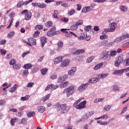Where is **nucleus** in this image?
<instances>
[{
    "instance_id": "1",
    "label": "nucleus",
    "mask_w": 129,
    "mask_h": 129,
    "mask_svg": "<svg viewBox=\"0 0 129 129\" xmlns=\"http://www.w3.org/2000/svg\"><path fill=\"white\" fill-rule=\"evenodd\" d=\"M74 92V86H70V87L64 89L62 92L63 93H67V97L72 95Z\"/></svg>"
},
{
    "instance_id": "2",
    "label": "nucleus",
    "mask_w": 129,
    "mask_h": 129,
    "mask_svg": "<svg viewBox=\"0 0 129 129\" xmlns=\"http://www.w3.org/2000/svg\"><path fill=\"white\" fill-rule=\"evenodd\" d=\"M123 63H124L123 56L122 55H120L116 58L114 62V66H115V67H119L120 64H123Z\"/></svg>"
},
{
    "instance_id": "3",
    "label": "nucleus",
    "mask_w": 129,
    "mask_h": 129,
    "mask_svg": "<svg viewBox=\"0 0 129 129\" xmlns=\"http://www.w3.org/2000/svg\"><path fill=\"white\" fill-rule=\"evenodd\" d=\"M129 38V34L127 33H124L122 34V36L117 37L114 41V43H119L123 40Z\"/></svg>"
},
{
    "instance_id": "4",
    "label": "nucleus",
    "mask_w": 129,
    "mask_h": 129,
    "mask_svg": "<svg viewBox=\"0 0 129 129\" xmlns=\"http://www.w3.org/2000/svg\"><path fill=\"white\" fill-rule=\"evenodd\" d=\"M59 34H60V32H59V31H56V27L53 26L47 32V36L48 37H52L54 36V35H59Z\"/></svg>"
},
{
    "instance_id": "5",
    "label": "nucleus",
    "mask_w": 129,
    "mask_h": 129,
    "mask_svg": "<svg viewBox=\"0 0 129 129\" xmlns=\"http://www.w3.org/2000/svg\"><path fill=\"white\" fill-rule=\"evenodd\" d=\"M22 14L25 15L24 17L25 21H29V20H31V18H32V13L30 12H28L27 10H25L22 12Z\"/></svg>"
},
{
    "instance_id": "6",
    "label": "nucleus",
    "mask_w": 129,
    "mask_h": 129,
    "mask_svg": "<svg viewBox=\"0 0 129 129\" xmlns=\"http://www.w3.org/2000/svg\"><path fill=\"white\" fill-rule=\"evenodd\" d=\"M70 109V108L69 107L67 106V105L66 104H63L61 105V109L60 110L61 113H66L69 111V110Z\"/></svg>"
},
{
    "instance_id": "7",
    "label": "nucleus",
    "mask_w": 129,
    "mask_h": 129,
    "mask_svg": "<svg viewBox=\"0 0 129 129\" xmlns=\"http://www.w3.org/2000/svg\"><path fill=\"white\" fill-rule=\"evenodd\" d=\"M88 84H89L88 83L82 84L78 88V91H79V92H82V91H83V90H85V89H86V88H87V87L88 86Z\"/></svg>"
},
{
    "instance_id": "8",
    "label": "nucleus",
    "mask_w": 129,
    "mask_h": 129,
    "mask_svg": "<svg viewBox=\"0 0 129 129\" xmlns=\"http://www.w3.org/2000/svg\"><path fill=\"white\" fill-rule=\"evenodd\" d=\"M85 105H86V101H84L80 102L79 105H77L76 108L77 109H83V108L85 107Z\"/></svg>"
},
{
    "instance_id": "9",
    "label": "nucleus",
    "mask_w": 129,
    "mask_h": 129,
    "mask_svg": "<svg viewBox=\"0 0 129 129\" xmlns=\"http://www.w3.org/2000/svg\"><path fill=\"white\" fill-rule=\"evenodd\" d=\"M70 63V60L69 59H64L61 62L60 64V67L62 68H64V67H67V66H69V63Z\"/></svg>"
},
{
    "instance_id": "10",
    "label": "nucleus",
    "mask_w": 129,
    "mask_h": 129,
    "mask_svg": "<svg viewBox=\"0 0 129 129\" xmlns=\"http://www.w3.org/2000/svg\"><path fill=\"white\" fill-rule=\"evenodd\" d=\"M68 78V75H64L61 77H60L58 80L57 82L58 83H61V82H63V81H65Z\"/></svg>"
},
{
    "instance_id": "11",
    "label": "nucleus",
    "mask_w": 129,
    "mask_h": 129,
    "mask_svg": "<svg viewBox=\"0 0 129 129\" xmlns=\"http://www.w3.org/2000/svg\"><path fill=\"white\" fill-rule=\"evenodd\" d=\"M29 41V46H32V45H33L34 46H35V45H37V43L36 42V39H35L33 38H29L28 39Z\"/></svg>"
},
{
    "instance_id": "12",
    "label": "nucleus",
    "mask_w": 129,
    "mask_h": 129,
    "mask_svg": "<svg viewBox=\"0 0 129 129\" xmlns=\"http://www.w3.org/2000/svg\"><path fill=\"white\" fill-rule=\"evenodd\" d=\"M110 32H113L116 28V23L113 22L110 24Z\"/></svg>"
},
{
    "instance_id": "13",
    "label": "nucleus",
    "mask_w": 129,
    "mask_h": 129,
    "mask_svg": "<svg viewBox=\"0 0 129 129\" xmlns=\"http://www.w3.org/2000/svg\"><path fill=\"white\" fill-rule=\"evenodd\" d=\"M19 88V85L15 84L9 90L10 92L11 93H14V91L17 90V89Z\"/></svg>"
},
{
    "instance_id": "14",
    "label": "nucleus",
    "mask_w": 129,
    "mask_h": 129,
    "mask_svg": "<svg viewBox=\"0 0 129 129\" xmlns=\"http://www.w3.org/2000/svg\"><path fill=\"white\" fill-rule=\"evenodd\" d=\"M40 42L41 43V46L43 48L45 44L47 43V38H46L45 37H42L40 38Z\"/></svg>"
},
{
    "instance_id": "15",
    "label": "nucleus",
    "mask_w": 129,
    "mask_h": 129,
    "mask_svg": "<svg viewBox=\"0 0 129 129\" xmlns=\"http://www.w3.org/2000/svg\"><path fill=\"white\" fill-rule=\"evenodd\" d=\"M123 73V70H115L113 73V75H121Z\"/></svg>"
},
{
    "instance_id": "16",
    "label": "nucleus",
    "mask_w": 129,
    "mask_h": 129,
    "mask_svg": "<svg viewBox=\"0 0 129 129\" xmlns=\"http://www.w3.org/2000/svg\"><path fill=\"white\" fill-rule=\"evenodd\" d=\"M68 84H69V82H64L60 84L59 86L60 88H65L68 86Z\"/></svg>"
},
{
    "instance_id": "17",
    "label": "nucleus",
    "mask_w": 129,
    "mask_h": 129,
    "mask_svg": "<svg viewBox=\"0 0 129 129\" xmlns=\"http://www.w3.org/2000/svg\"><path fill=\"white\" fill-rule=\"evenodd\" d=\"M103 65V62H100L99 64H97L96 65L94 68L93 69L94 70H99V69H100L101 67H102Z\"/></svg>"
},
{
    "instance_id": "18",
    "label": "nucleus",
    "mask_w": 129,
    "mask_h": 129,
    "mask_svg": "<svg viewBox=\"0 0 129 129\" xmlns=\"http://www.w3.org/2000/svg\"><path fill=\"white\" fill-rule=\"evenodd\" d=\"M37 109H38V112H40V113H43V112L45 111L46 108L44 106H39L37 107Z\"/></svg>"
},
{
    "instance_id": "19",
    "label": "nucleus",
    "mask_w": 129,
    "mask_h": 129,
    "mask_svg": "<svg viewBox=\"0 0 129 129\" xmlns=\"http://www.w3.org/2000/svg\"><path fill=\"white\" fill-rule=\"evenodd\" d=\"M20 74L22 76H27L29 74V71L28 70H23L21 71Z\"/></svg>"
},
{
    "instance_id": "20",
    "label": "nucleus",
    "mask_w": 129,
    "mask_h": 129,
    "mask_svg": "<svg viewBox=\"0 0 129 129\" xmlns=\"http://www.w3.org/2000/svg\"><path fill=\"white\" fill-rule=\"evenodd\" d=\"M91 7L89 6V7H85L84 8H83L82 10V13H88V12H90V11H91Z\"/></svg>"
},
{
    "instance_id": "21",
    "label": "nucleus",
    "mask_w": 129,
    "mask_h": 129,
    "mask_svg": "<svg viewBox=\"0 0 129 129\" xmlns=\"http://www.w3.org/2000/svg\"><path fill=\"white\" fill-rule=\"evenodd\" d=\"M22 68V66L20 63H16L13 66V69H15V70H19V69H21Z\"/></svg>"
},
{
    "instance_id": "22",
    "label": "nucleus",
    "mask_w": 129,
    "mask_h": 129,
    "mask_svg": "<svg viewBox=\"0 0 129 129\" xmlns=\"http://www.w3.org/2000/svg\"><path fill=\"white\" fill-rule=\"evenodd\" d=\"M32 67H33V65L31 63H27L24 64L23 66V68L26 70H28V69H31Z\"/></svg>"
},
{
    "instance_id": "23",
    "label": "nucleus",
    "mask_w": 129,
    "mask_h": 129,
    "mask_svg": "<svg viewBox=\"0 0 129 129\" xmlns=\"http://www.w3.org/2000/svg\"><path fill=\"white\" fill-rule=\"evenodd\" d=\"M55 108L57 109V111H61L62 105L60 104L59 103H57L55 105Z\"/></svg>"
},
{
    "instance_id": "24",
    "label": "nucleus",
    "mask_w": 129,
    "mask_h": 129,
    "mask_svg": "<svg viewBox=\"0 0 129 129\" xmlns=\"http://www.w3.org/2000/svg\"><path fill=\"white\" fill-rule=\"evenodd\" d=\"M36 7H38V8H40L41 9H44L47 7V5L45 3H37Z\"/></svg>"
},
{
    "instance_id": "25",
    "label": "nucleus",
    "mask_w": 129,
    "mask_h": 129,
    "mask_svg": "<svg viewBox=\"0 0 129 129\" xmlns=\"http://www.w3.org/2000/svg\"><path fill=\"white\" fill-rule=\"evenodd\" d=\"M30 98V95H28L25 96V97H22L20 98L21 101H26V100H28V99Z\"/></svg>"
},
{
    "instance_id": "26",
    "label": "nucleus",
    "mask_w": 129,
    "mask_h": 129,
    "mask_svg": "<svg viewBox=\"0 0 129 129\" xmlns=\"http://www.w3.org/2000/svg\"><path fill=\"white\" fill-rule=\"evenodd\" d=\"M107 44H108V41L103 40L99 43V45L100 46V47H101L102 46H104L105 45H106Z\"/></svg>"
},
{
    "instance_id": "27",
    "label": "nucleus",
    "mask_w": 129,
    "mask_h": 129,
    "mask_svg": "<svg viewBox=\"0 0 129 129\" xmlns=\"http://www.w3.org/2000/svg\"><path fill=\"white\" fill-rule=\"evenodd\" d=\"M50 96H51V94H48L44 97L42 98V101L45 102V101H47L49 98H50Z\"/></svg>"
},
{
    "instance_id": "28",
    "label": "nucleus",
    "mask_w": 129,
    "mask_h": 129,
    "mask_svg": "<svg viewBox=\"0 0 129 129\" xmlns=\"http://www.w3.org/2000/svg\"><path fill=\"white\" fill-rule=\"evenodd\" d=\"M103 59L104 60H106V61H108L109 59H110V54H106L105 55L103 56Z\"/></svg>"
},
{
    "instance_id": "29",
    "label": "nucleus",
    "mask_w": 129,
    "mask_h": 129,
    "mask_svg": "<svg viewBox=\"0 0 129 129\" xmlns=\"http://www.w3.org/2000/svg\"><path fill=\"white\" fill-rule=\"evenodd\" d=\"M14 105L11 107H9V111H12V112H18V109L16 108H14Z\"/></svg>"
},
{
    "instance_id": "30",
    "label": "nucleus",
    "mask_w": 129,
    "mask_h": 129,
    "mask_svg": "<svg viewBox=\"0 0 129 129\" xmlns=\"http://www.w3.org/2000/svg\"><path fill=\"white\" fill-rule=\"evenodd\" d=\"M36 114V113L34 111H30L27 113V116L28 117H32Z\"/></svg>"
},
{
    "instance_id": "31",
    "label": "nucleus",
    "mask_w": 129,
    "mask_h": 129,
    "mask_svg": "<svg viewBox=\"0 0 129 129\" xmlns=\"http://www.w3.org/2000/svg\"><path fill=\"white\" fill-rule=\"evenodd\" d=\"M43 28H44V27L42 25H36L35 27V29L36 31H39V30H43Z\"/></svg>"
},
{
    "instance_id": "32",
    "label": "nucleus",
    "mask_w": 129,
    "mask_h": 129,
    "mask_svg": "<svg viewBox=\"0 0 129 129\" xmlns=\"http://www.w3.org/2000/svg\"><path fill=\"white\" fill-rule=\"evenodd\" d=\"M24 6V1H20L19 2L17 5V8H22Z\"/></svg>"
},
{
    "instance_id": "33",
    "label": "nucleus",
    "mask_w": 129,
    "mask_h": 129,
    "mask_svg": "<svg viewBox=\"0 0 129 129\" xmlns=\"http://www.w3.org/2000/svg\"><path fill=\"white\" fill-rule=\"evenodd\" d=\"M41 72L42 75H46L47 72H48V69L45 68L44 69L41 70Z\"/></svg>"
},
{
    "instance_id": "34",
    "label": "nucleus",
    "mask_w": 129,
    "mask_h": 129,
    "mask_svg": "<svg viewBox=\"0 0 129 129\" xmlns=\"http://www.w3.org/2000/svg\"><path fill=\"white\" fill-rule=\"evenodd\" d=\"M111 108V105H107L104 106V110H105L106 111H108L109 109Z\"/></svg>"
},
{
    "instance_id": "35",
    "label": "nucleus",
    "mask_w": 129,
    "mask_h": 129,
    "mask_svg": "<svg viewBox=\"0 0 129 129\" xmlns=\"http://www.w3.org/2000/svg\"><path fill=\"white\" fill-rule=\"evenodd\" d=\"M58 11L57 10H55L53 12V14L52 15V16L53 17V18H54V19H58Z\"/></svg>"
},
{
    "instance_id": "36",
    "label": "nucleus",
    "mask_w": 129,
    "mask_h": 129,
    "mask_svg": "<svg viewBox=\"0 0 129 129\" xmlns=\"http://www.w3.org/2000/svg\"><path fill=\"white\" fill-rule=\"evenodd\" d=\"M108 76V74H102L101 75H99V77H101V78H103V79H104V78H106Z\"/></svg>"
},
{
    "instance_id": "37",
    "label": "nucleus",
    "mask_w": 129,
    "mask_h": 129,
    "mask_svg": "<svg viewBox=\"0 0 129 129\" xmlns=\"http://www.w3.org/2000/svg\"><path fill=\"white\" fill-rule=\"evenodd\" d=\"M46 28H50V27H52V22L51 21H48L45 24Z\"/></svg>"
},
{
    "instance_id": "38",
    "label": "nucleus",
    "mask_w": 129,
    "mask_h": 129,
    "mask_svg": "<svg viewBox=\"0 0 129 129\" xmlns=\"http://www.w3.org/2000/svg\"><path fill=\"white\" fill-rule=\"evenodd\" d=\"M38 70V68L35 67V65H33V68L31 69V72L32 73H36Z\"/></svg>"
},
{
    "instance_id": "39",
    "label": "nucleus",
    "mask_w": 129,
    "mask_h": 129,
    "mask_svg": "<svg viewBox=\"0 0 129 129\" xmlns=\"http://www.w3.org/2000/svg\"><path fill=\"white\" fill-rule=\"evenodd\" d=\"M91 28H92L91 25H89V26L85 27V31H86V32H89V31H90V30H91Z\"/></svg>"
},
{
    "instance_id": "40",
    "label": "nucleus",
    "mask_w": 129,
    "mask_h": 129,
    "mask_svg": "<svg viewBox=\"0 0 129 129\" xmlns=\"http://www.w3.org/2000/svg\"><path fill=\"white\" fill-rule=\"evenodd\" d=\"M53 62L54 63V64H58V63H60V62H61V61L60 60V59L59 58V57H56V58L54 59V60H53Z\"/></svg>"
},
{
    "instance_id": "41",
    "label": "nucleus",
    "mask_w": 129,
    "mask_h": 129,
    "mask_svg": "<svg viewBox=\"0 0 129 129\" xmlns=\"http://www.w3.org/2000/svg\"><path fill=\"white\" fill-rule=\"evenodd\" d=\"M94 59V56H91L90 57H88L87 59V63H90Z\"/></svg>"
},
{
    "instance_id": "42",
    "label": "nucleus",
    "mask_w": 129,
    "mask_h": 129,
    "mask_svg": "<svg viewBox=\"0 0 129 129\" xmlns=\"http://www.w3.org/2000/svg\"><path fill=\"white\" fill-rule=\"evenodd\" d=\"M86 35L84 33H82L80 35V36L79 37V40H83L85 38Z\"/></svg>"
},
{
    "instance_id": "43",
    "label": "nucleus",
    "mask_w": 129,
    "mask_h": 129,
    "mask_svg": "<svg viewBox=\"0 0 129 129\" xmlns=\"http://www.w3.org/2000/svg\"><path fill=\"white\" fill-rule=\"evenodd\" d=\"M120 9L121 10L122 12H126L127 11V8L126 6H121Z\"/></svg>"
},
{
    "instance_id": "44",
    "label": "nucleus",
    "mask_w": 129,
    "mask_h": 129,
    "mask_svg": "<svg viewBox=\"0 0 129 129\" xmlns=\"http://www.w3.org/2000/svg\"><path fill=\"white\" fill-rule=\"evenodd\" d=\"M27 120H28V119H27V118H23L21 120V123H22V124H27Z\"/></svg>"
},
{
    "instance_id": "45",
    "label": "nucleus",
    "mask_w": 129,
    "mask_h": 129,
    "mask_svg": "<svg viewBox=\"0 0 129 129\" xmlns=\"http://www.w3.org/2000/svg\"><path fill=\"white\" fill-rule=\"evenodd\" d=\"M71 28L72 29H73V30L74 31V30H77V29H78V26L76 23L75 24H73L71 26Z\"/></svg>"
},
{
    "instance_id": "46",
    "label": "nucleus",
    "mask_w": 129,
    "mask_h": 129,
    "mask_svg": "<svg viewBox=\"0 0 129 129\" xmlns=\"http://www.w3.org/2000/svg\"><path fill=\"white\" fill-rule=\"evenodd\" d=\"M60 21H61V22H64V23H68V21H69V19L66 18V17H64L61 18Z\"/></svg>"
},
{
    "instance_id": "47",
    "label": "nucleus",
    "mask_w": 129,
    "mask_h": 129,
    "mask_svg": "<svg viewBox=\"0 0 129 129\" xmlns=\"http://www.w3.org/2000/svg\"><path fill=\"white\" fill-rule=\"evenodd\" d=\"M76 25L78 26H80L81 25H82L83 24V20H80L79 21H78L76 23Z\"/></svg>"
},
{
    "instance_id": "48",
    "label": "nucleus",
    "mask_w": 129,
    "mask_h": 129,
    "mask_svg": "<svg viewBox=\"0 0 129 129\" xmlns=\"http://www.w3.org/2000/svg\"><path fill=\"white\" fill-rule=\"evenodd\" d=\"M86 119H87V118L85 116V115H84V116H83L82 117L81 119H80V120H78V122H80V121H82V120H83V121L86 120Z\"/></svg>"
},
{
    "instance_id": "49",
    "label": "nucleus",
    "mask_w": 129,
    "mask_h": 129,
    "mask_svg": "<svg viewBox=\"0 0 129 129\" xmlns=\"http://www.w3.org/2000/svg\"><path fill=\"white\" fill-rule=\"evenodd\" d=\"M116 50H113L110 52V55L112 57H113V56H115L116 55Z\"/></svg>"
},
{
    "instance_id": "50",
    "label": "nucleus",
    "mask_w": 129,
    "mask_h": 129,
    "mask_svg": "<svg viewBox=\"0 0 129 129\" xmlns=\"http://www.w3.org/2000/svg\"><path fill=\"white\" fill-rule=\"evenodd\" d=\"M126 110H127V107H124L120 113L121 115H122V114H123V113H125L126 112Z\"/></svg>"
},
{
    "instance_id": "51",
    "label": "nucleus",
    "mask_w": 129,
    "mask_h": 129,
    "mask_svg": "<svg viewBox=\"0 0 129 129\" xmlns=\"http://www.w3.org/2000/svg\"><path fill=\"white\" fill-rule=\"evenodd\" d=\"M14 36H15V32H9L8 34V38H9V37H14Z\"/></svg>"
},
{
    "instance_id": "52",
    "label": "nucleus",
    "mask_w": 129,
    "mask_h": 129,
    "mask_svg": "<svg viewBox=\"0 0 129 129\" xmlns=\"http://www.w3.org/2000/svg\"><path fill=\"white\" fill-rule=\"evenodd\" d=\"M51 90H54L55 89H57V88H58V87H59V86L58 85H54L53 84H51Z\"/></svg>"
},
{
    "instance_id": "53",
    "label": "nucleus",
    "mask_w": 129,
    "mask_h": 129,
    "mask_svg": "<svg viewBox=\"0 0 129 129\" xmlns=\"http://www.w3.org/2000/svg\"><path fill=\"white\" fill-rule=\"evenodd\" d=\"M107 35H103L100 36V39H101V40H105V39H107Z\"/></svg>"
},
{
    "instance_id": "54",
    "label": "nucleus",
    "mask_w": 129,
    "mask_h": 129,
    "mask_svg": "<svg viewBox=\"0 0 129 129\" xmlns=\"http://www.w3.org/2000/svg\"><path fill=\"white\" fill-rule=\"evenodd\" d=\"M113 89L114 91H118V90H119V88L118 87V86L115 85L113 86Z\"/></svg>"
},
{
    "instance_id": "55",
    "label": "nucleus",
    "mask_w": 129,
    "mask_h": 129,
    "mask_svg": "<svg viewBox=\"0 0 129 129\" xmlns=\"http://www.w3.org/2000/svg\"><path fill=\"white\" fill-rule=\"evenodd\" d=\"M75 13V10H72L68 12V14L70 16H72L73 15H74Z\"/></svg>"
},
{
    "instance_id": "56",
    "label": "nucleus",
    "mask_w": 129,
    "mask_h": 129,
    "mask_svg": "<svg viewBox=\"0 0 129 129\" xmlns=\"http://www.w3.org/2000/svg\"><path fill=\"white\" fill-rule=\"evenodd\" d=\"M17 62V60L15 59H12L10 61L9 64L10 65H13Z\"/></svg>"
},
{
    "instance_id": "57",
    "label": "nucleus",
    "mask_w": 129,
    "mask_h": 129,
    "mask_svg": "<svg viewBox=\"0 0 129 129\" xmlns=\"http://www.w3.org/2000/svg\"><path fill=\"white\" fill-rule=\"evenodd\" d=\"M1 52L2 55H6V54H7V50L5 49H1Z\"/></svg>"
},
{
    "instance_id": "58",
    "label": "nucleus",
    "mask_w": 129,
    "mask_h": 129,
    "mask_svg": "<svg viewBox=\"0 0 129 129\" xmlns=\"http://www.w3.org/2000/svg\"><path fill=\"white\" fill-rule=\"evenodd\" d=\"M57 45L59 48H62V47H63V42L59 41L57 43Z\"/></svg>"
},
{
    "instance_id": "59",
    "label": "nucleus",
    "mask_w": 129,
    "mask_h": 129,
    "mask_svg": "<svg viewBox=\"0 0 129 129\" xmlns=\"http://www.w3.org/2000/svg\"><path fill=\"white\" fill-rule=\"evenodd\" d=\"M57 78V74H53L51 77H50V79H56Z\"/></svg>"
},
{
    "instance_id": "60",
    "label": "nucleus",
    "mask_w": 129,
    "mask_h": 129,
    "mask_svg": "<svg viewBox=\"0 0 129 129\" xmlns=\"http://www.w3.org/2000/svg\"><path fill=\"white\" fill-rule=\"evenodd\" d=\"M27 87H33V86H34V83L29 82L27 84Z\"/></svg>"
},
{
    "instance_id": "61",
    "label": "nucleus",
    "mask_w": 129,
    "mask_h": 129,
    "mask_svg": "<svg viewBox=\"0 0 129 129\" xmlns=\"http://www.w3.org/2000/svg\"><path fill=\"white\" fill-rule=\"evenodd\" d=\"M49 89H51L52 90V86L50 85H48L46 88H45V91H47L48 90H49Z\"/></svg>"
},
{
    "instance_id": "62",
    "label": "nucleus",
    "mask_w": 129,
    "mask_h": 129,
    "mask_svg": "<svg viewBox=\"0 0 129 129\" xmlns=\"http://www.w3.org/2000/svg\"><path fill=\"white\" fill-rule=\"evenodd\" d=\"M124 62H125V66H129V58L126 60H124Z\"/></svg>"
},
{
    "instance_id": "63",
    "label": "nucleus",
    "mask_w": 129,
    "mask_h": 129,
    "mask_svg": "<svg viewBox=\"0 0 129 129\" xmlns=\"http://www.w3.org/2000/svg\"><path fill=\"white\" fill-rule=\"evenodd\" d=\"M39 35H40V32H39V31H35L34 34V37L35 38H37V37L38 36H39Z\"/></svg>"
},
{
    "instance_id": "64",
    "label": "nucleus",
    "mask_w": 129,
    "mask_h": 129,
    "mask_svg": "<svg viewBox=\"0 0 129 129\" xmlns=\"http://www.w3.org/2000/svg\"><path fill=\"white\" fill-rule=\"evenodd\" d=\"M29 53H30V51H27L26 52L23 53L22 56V58H25V57H26V56L28 55V54H29Z\"/></svg>"
}]
</instances>
